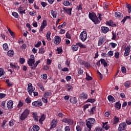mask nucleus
<instances>
[{
	"label": "nucleus",
	"mask_w": 131,
	"mask_h": 131,
	"mask_svg": "<svg viewBox=\"0 0 131 131\" xmlns=\"http://www.w3.org/2000/svg\"><path fill=\"white\" fill-rule=\"evenodd\" d=\"M30 57V58H29L28 61V64L29 66L31 67V69L34 70V69L37 67V65L40 63V61L37 60L35 63L34 55H31Z\"/></svg>",
	"instance_id": "obj_1"
},
{
	"label": "nucleus",
	"mask_w": 131,
	"mask_h": 131,
	"mask_svg": "<svg viewBox=\"0 0 131 131\" xmlns=\"http://www.w3.org/2000/svg\"><path fill=\"white\" fill-rule=\"evenodd\" d=\"M89 17L93 22H94V24L96 25L99 24L100 23V21L99 20V19H98V16H97V15L95 14L94 13H89Z\"/></svg>",
	"instance_id": "obj_2"
},
{
	"label": "nucleus",
	"mask_w": 131,
	"mask_h": 131,
	"mask_svg": "<svg viewBox=\"0 0 131 131\" xmlns=\"http://www.w3.org/2000/svg\"><path fill=\"white\" fill-rule=\"evenodd\" d=\"M96 122V120L94 118H89L86 120V125L88 128L92 129V127Z\"/></svg>",
	"instance_id": "obj_3"
},
{
	"label": "nucleus",
	"mask_w": 131,
	"mask_h": 131,
	"mask_svg": "<svg viewBox=\"0 0 131 131\" xmlns=\"http://www.w3.org/2000/svg\"><path fill=\"white\" fill-rule=\"evenodd\" d=\"M35 88L32 85V84L30 83L28 84V92L30 96H32V94L34 92Z\"/></svg>",
	"instance_id": "obj_4"
},
{
	"label": "nucleus",
	"mask_w": 131,
	"mask_h": 131,
	"mask_svg": "<svg viewBox=\"0 0 131 131\" xmlns=\"http://www.w3.org/2000/svg\"><path fill=\"white\" fill-rule=\"evenodd\" d=\"M29 115V110L28 109H26L24 112L21 114V116L19 117L21 120H24L27 118V116Z\"/></svg>",
	"instance_id": "obj_5"
},
{
	"label": "nucleus",
	"mask_w": 131,
	"mask_h": 131,
	"mask_svg": "<svg viewBox=\"0 0 131 131\" xmlns=\"http://www.w3.org/2000/svg\"><path fill=\"white\" fill-rule=\"evenodd\" d=\"M88 38V34H86V31H83L81 33L79 38L82 41H85L86 38Z\"/></svg>",
	"instance_id": "obj_6"
},
{
	"label": "nucleus",
	"mask_w": 131,
	"mask_h": 131,
	"mask_svg": "<svg viewBox=\"0 0 131 131\" xmlns=\"http://www.w3.org/2000/svg\"><path fill=\"white\" fill-rule=\"evenodd\" d=\"M127 128V125L125 122H122L119 124V127L118 128V131H123L125 130Z\"/></svg>",
	"instance_id": "obj_7"
},
{
	"label": "nucleus",
	"mask_w": 131,
	"mask_h": 131,
	"mask_svg": "<svg viewBox=\"0 0 131 131\" xmlns=\"http://www.w3.org/2000/svg\"><path fill=\"white\" fill-rule=\"evenodd\" d=\"M32 106L33 107H40V106H42V102H41V100L33 102Z\"/></svg>",
	"instance_id": "obj_8"
},
{
	"label": "nucleus",
	"mask_w": 131,
	"mask_h": 131,
	"mask_svg": "<svg viewBox=\"0 0 131 131\" xmlns=\"http://www.w3.org/2000/svg\"><path fill=\"white\" fill-rule=\"evenodd\" d=\"M62 121L64 123H68L70 125L73 124V120L70 118H64L62 120Z\"/></svg>",
	"instance_id": "obj_9"
},
{
	"label": "nucleus",
	"mask_w": 131,
	"mask_h": 131,
	"mask_svg": "<svg viewBox=\"0 0 131 131\" xmlns=\"http://www.w3.org/2000/svg\"><path fill=\"white\" fill-rule=\"evenodd\" d=\"M53 42L55 45H59L61 42V37L59 36H55L53 39Z\"/></svg>",
	"instance_id": "obj_10"
},
{
	"label": "nucleus",
	"mask_w": 131,
	"mask_h": 131,
	"mask_svg": "<svg viewBox=\"0 0 131 131\" xmlns=\"http://www.w3.org/2000/svg\"><path fill=\"white\" fill-rule=\"evenodd\" d=\"M106 41V38L104 36H101L99 37V39L98 40V46H103V43L105 42Z\"/></svg>",
	"instance_id": "obj_11"
},
{
	"label": "nucleus",
	"mask_w": 131,
	"mask_h": 131,
	"mask_svg": "<svg viewBox=\"0 0 131 131\" xmlns=\"http://www.w3.org/2000/svg\"><path fill=\"white\" fill-rule=\"evenodd\" d=\"M13 105H14V102H13V101L10 100L7 102V107L10 110L13 109Z\"/></svg>",
	"instance_id": "obj_12"
},
{
	"label": "nucleus",
	"mask_w": 131,
	"mask_h": 131,
	"mask_svg": "<svg viewBox=\"0 0 131 131\" xmlns=\"http://www.w3.org/2000/svg\"><path fill=\"white\" fill-rule=\"evenodd\" d=\"M19 13L21 15H23V14H26L25 11H26V9H25V7L20 6L19 8L18 9Z\"/></svg>",
	"instance_id": "obj_13"
},
{
	"label": "nucleus",
	"mask_w": 131,
	"mask_h": 131,
	"mask_svg": "<svg viewBox=\"0 0 131 131\" xmlns=\"http://www.w3.org/2000/svg\"><path fill=\"white\" fill-rule=\"evenodd\" d=\"M130 48L129 46H127V47L125 49L124 55L127 57L128 55H129V53L130 52Z\"/></svg>",
	"instance_id": "obj_14"
},
{
	"label": "nucleus",
	"mask_w": 131,
	"mask_h": 131,
	"mask_svg": "<svg viewBox=\"0 0 131 131\" xmlns=\"http://www.w3.org/2000/svg\"><path fill=\"white\" fill-rule=\"evenodd\" d=\"M80 98L82 100H86V99H88V94L84 92H83L80 95Z\"/></svg>",
	"instance_id": "obj_15"
},
{
	"label": "nucleus",
	"mask_w": 131,
	"mask_h": 131,
	"mask_svg": "<svg viewBox=\"0 0 131 131\" xmlns=\"http://www.w3.org/2000/svg\"><path fill=\"white\" fill-rule=\"evenodd\" d=\"M46 26H47V20H43L40 28V31H42Z\"/></svg>",
	"instance_id": "obj_16"
},
{
	"label": "nucleus",
	"mask_w": 131,
	"mask_h": 131,
	"mask_svg": "<svg viewBox=\"0 0 131 131\" xmlns=\"http://www.w3.org/2000/svg\"><path fill=\"white\" fill-rule=\"evenodd\" d=\"M102 124H103L102 127H103V128H105L106 130H108V129L110 128V126H109V125H107L108 122H106L105 123L103 122Z\"/></svg>",
	"instance_id": "obj_17"
},
{
	"label": "nucleus",
	"mask_w": 131,
	"mask_h": 131,
	"mask_svg": "<svg viewBox=\"0 0 131 131\" xmlns=\"http://www.w3.org/2000/svg\"><path fill=\"white\" fill-rule=\"evenodd\" d=\"M101 31L103 33H107L109 31V28L107 27H102L101 28Z\"/></svg>",
	"instance_id": "obj_18"
},
{
	"label": "nucleus",
	"mask_w": 131,
	"mask_h": 131,
	"mask_svg": "<svg viewBox=\"0 0 131 131\" xmlns=\"http://www.w3.org/2000/svg\"><path fill=\"white\" fill-rule=\"evenodd\" d=\"M58 121L57 120H53L52 121V122L51 123V128H55V127L57 125Z\"/></svg>",
	"instance_id": "obj_19"
},
{
	"label": "nucleus",
	"mask_w": 131,
	"mask_h": 131,
	"mask_svg": "<svg viewBox=\"0 0 131 131\" xmlns=\"http://www.w3.org/2000/svg\"><path fill=\"white\" fill-rule=\"evenodd\" d=\"M107 99L110 102V103H115V99H114V97H113V96H112V95H109L107 97Z\"/></svg>",
	"instance_id": "obj_20"
},
{
	"label": "nucleus",
	"mask_w": 131,
	"mask_h": 131,
	"mask_svg": "<svg viewBox=\"0 0 131 131\" xmlns=\"http://www.w3.org/2000/svg\"><path fill=\"white\" fill-rule=\"evenodd\" d=\"M10 65L11 68H13V69H16L17 70H19V68H20V67L18 65L15 64L13 63H10Z\"/></svg>",
	"instance_id": "obj_21"
},
{
	"label": "nucleus",
	"mask_w": 131,
	"mask_h": 131,
	"mask_svg": "<svg viewBox=\"0 0 131 131\" xmlns=\"http://www.w3.org/2000/svg\"><path fill=\"white\" fill-rule=\"evenodd\" d=\"M51 14L53 17L54 19H56L57 17V11L55 10H52L51 11Z\"/></svg>",
	"instance_id": "obj_22"
},
{
	"label": "nucleus",
	"mask_w": 131,
	"mask_h": 131,
	"mask_svg": "<svg viewBox=\"0 0 131 131\" xmlns=\"http://www.w3.org/2000/svg\"><path fill=\"white\" fill-rule=\"evenodd\" d=\"M115 16L116 18H122V17H123L122 14L119 12H116L115 13Z\"/></svg>",
	"instance_id": "obj_23"
},
{
	"label": "nucleus",
	"mask_w": 131,
	"mask_h": 131,
	"mask_svg": "<svg viewBox=\"0 0 131 131\" xmlns=\"http://www.w3.org/2000/svg\"><path fill=\"white\" fill-rule=\"evenodd\" d=\"M33 118H34L35 121H38V115L36 113H34L33 114Z\"/></svg>",
	"instance_id": "obj_24"
},
{
	"label": "nucleus",
	"mask_w": 131,
	"mask_h": 131,
	"mask_svg": "<svg viewBox=\"0 0 131 131\" xmlns=\"http://www.w3.org/2000/svg\"><path fill=\"white\" fill-rule=\"evenodd\" d=\"M37 85L39 86L41 91H45V87H43V84L42 83L39 82L37 84Z\"/></svg>",
	"instance_id": "obj_25"
},
{
	"label": "nucleus",
	"mask_w": 131,
	"mask_h": 131,
	"mask_svg": "<svg viewBox=\"0 0 131 131\" xmlns=\"http://www.w3.org/2000/svg\"><path fill=\"white\" fill-rule=\"evenodd\" d=\"M119 122V118L117 116H115L114 118V124H117Z\"/></svg>",
	"instance_id": "obj_26"
},
{
	"label": "nucleus",
	"mask_w": 131,
	"mask_h": 131,
	"mask_svg": "<svg viewBox=\"0 0 131 131\" xmlns=\"http://www.w3.org/2000/svg\"><path fill=\"white\" fill-rule=\"evenodd\" d=\"M7 55L9 57H13L14 56V51L10 50L7 52Z\"/></svg>",
	"instance_id": "obj_27"
},
{
	"label": "nucleus",
	"mask_w": 131,
	"mask_h": 131,
	"mask_svg": "<svg viewBox=\"0 0 131 131\" xmlns=\"http://www.w3.org/2000/svg\"><path fill=\"white\" fill-rule=\"evenodd\" d=\"M70 101L71 103H72L73 104H76V103H77V100L75 97H71L70 99Z\"/></svg>",
	"instance_id": "obj_28"
},
{
	"label": "nucleus",
	"mask_w": 131,
	"mask_h": 131,
	"mask_svg": "<svg viewBox=\"0 0 131 131\" xmlns=\"http://www.w3.org/2000/svg\"><path fill=\"white\" fill-rule=\"evenodd\" d=\"M106 24H107V25H109V26H112L113 27H116V25L115 24H113V21H112V20L107 21Z\"/></svg>",
	"instance_id": "obj_29"
},
{
	"label": "nucleus",
	"mask_w": 131,
	"mask_h": 131,
	"mask_svg": "<svg viewBox=\"0 0 131 131\" xmlns=\"http://www.w3.org/2000/svg\"><path fill=\"white\" fill-rule=\"evenodd\" d=\"M39 54H45L46 53V48H42L39 49Z\"/></svg>",
	"instance_id": "obj_30"
},
{
	"label": "nucleus",
	"mask_w": 131,
	"mask_h": 131,
	"mask_svg": "<svg viewBox=\"0 0 131 131\" xmlns=\"http://www.w3.org/2000/svg\"><path fill=\"white\" fill-rule=\"evenodd\" d=\"M52 95V94L51 93V92H45L44 93V95H43V97L45 98H48L50 97V96H51Z\"/></svg>",
	"instance_id": "obj_31"
},
{
	"label": "nucleus",
	"mask_w": 131,
	"mask_h": 131,
	"mask_svg": "<svg viewBox=\"0 0 131 131\" xmlns=\"http://www.w3.org/2000/svg\"><path fill=\"white\" fill-rule=\"evenodd\" d=\"M66 87L67 88L68 92H71V91H72V90H73V87H72V85H71L67 84L66 85Z\"/></svg>",
	"instance_id": "obj_32"
},
{
	"label": "nucleus",
	"mask_w": 131,
	"mask_h": 131,
	"mask_svg": "<svg viewBox=\"0 0 131 131\" xmlns=\"http://www.w3.org/2000/svg\"><path fill=\"white\" fill-rule=\"evenodd\" d=\"M46 119V117H45V115H42L40 119H39V123L41 124L42 123V121H43Z\"/></svg>",
	"instance_id": "obj_33"
},
{
	"label": "nucleus",
	"mask_w": 131,
	"mask_h": 131,
	"mask_svg": "<svg viewBox=\"0 0 131 131\" xmlns=\"http://www.w3.org/2000/svg\"><path fill=\"white\" fill-rule=\"evenodd\" d=\"M64 6H66V7H68V6H71L72 5V3H69V1H66L63 2Z\"/></svg>",
	"instance_id": "obj_34"
},
{
	"label": "nucleus",
	"mask_w": 131,
	"mask_h": 131,
	"mask_svg": "<svg viewBox=\"0 0 131 131\" xmlns=\"http://www.w3.org/2000/svg\"><path fill=\"white\" fill-rule=\"evenodd\" d=\"M3 47L4 51H9V46H8V44L7 43H4L3 45Z\"/></svg>",
	"instance_id": "obj_35"
},
{
	"label": "nucleus",
	"mask_w": 131,
	"mask_h": 131,
	"mask_svg": "<svg viewBox=\"0 0 131 131\" xmlns=\"http://www.w3.org/2000/svg\"><path fill=\"white\" fill-rule=\"evenodd\" d=\"M115 108L119 110V109H120V108L121 107V104H120V103L119 102H117L115 105Z\"/></svg>",
	"instance_id": "obj_36"
},
{
	"label": "nucleus",
	"mask_w": 131,
	"mask_h": 131,
	"mask_svg": "<svg viewBox=\"0 0 131 131\" xmlns=\"http://www.w3.org/2000/svg\"><path fill=\"white\" fill-rule=\"evenodd\" d=\"M8 30L10 35H11L13 38H14L15 37V34L14 33V32H12L10 28H8Z\"/></svg>",
	"instance_id": "obj_37"
},
{
	"label": "nucleus",
	"mask_w": 131,
	"mask_h": 131,
	"mask_svg": "<svg viewBox=\"0 0 131 131\" xmlns=\"http://www.w3.org/2000/svg\"><path fill=\"white\" fill-rule=\"evenodd\" d=\"M46 37H47V39H48V40H51V32L50 31H48L46 34Z\"/></svg>",
	"instance_id": "obj_38"
},
{
	"label": "nucleus",
	"mask_w": 131,
	"mask_h": 131,
	"mask_svg": "<svg viewBox=\"0 0 131 131\" xmlns=\"http://www.w3.org/2000/svg\"><path fill=\"white\" fill-rule=\"evenodd\" d=\"M77 45L78 47H80V48H81L82 49H85L86 48V46L82 43H78Z\"/></svg>",
	"instance_id": "obj_39"
},
{
	"label": "nucleus",
	"mask_w": 131,
	"mask_h": 131,
	"mask_svg": "<svg viewBox=\"0 0 131 131\" xmlns=\"http://www.w3.org/2000/svg\"><path fill=\"white\" fill-rule=\"evenodd\" d=\"M130 81H127L124 83V86L126 88H129V86L130 85Z\"/></svg>",
	"instance_id": "obj_40"
},
{
	"label": "nucleus",
	"mask_w": 131,
	"mask_h": 131,
	"mask_svg": "<svg viewBox=\"0 0 131 131\" xmlns=\"http://www.w3.org/2000/svg\"><path fill=\"white\" fill-rule=\"evenodd\" d=\"M12 16H13V17H14V18H16V19H18V18H19V14H18V13L15 12H12Z\"/></svg>",
	"instance_id": "obj_41"
},
{
	"label": "nucleus",
	"mask_w": 131,
	"mask_h": 131,
	"mask_svg": "<svg viewBox=\"0 0 131 131\" xmlns=\"http://www.w3.org/2000/svg\"><path fill=\"white\" fill-rule=\"evenodd\" d=\"M39 129V126H38V125H36L33 126V130L34 131H38Z\"/></svg>",
	"instance_id": "obj_42"
},
{
	"label": "nucleus",
	"mask_w": 131,
	"mask_h": 131,
	"mask_svg": "<svg viewBox=\"0 0 131 131\" xmlns=\"http://www.w3.org/2000/svg\"><path fill=\"white\" fill-rule=\"evenodd\" d=\"M72 49L73 51H77V50H78V45H73Z\"/></svg>",
	"instance_id": "obj_43"
},
{
	"label": "nucleus",
	"mask_w": 131,
	"mask_h": 131,
	"mask_svg": "<svg viewBox=\"0 0 131 131\" xmlns=\"http://www.w3.org/2000/svg\"><path fill=\"white\" fill-rule=\"evenodd\" d=\"M3 75H5V70L3 68H0V77Z\"/></svg>",
	"instance_id": "obj_44"
},
{
	"label": "nucleus",
	"mask_w": 131,
	"mask_h": 131,
	"mask_svg": "<svg viewBox=\"0 0 131 131\" xmlns=\"http://www.w3.org/2000/svg\"><path fill=\"white\" fill-rule=\"evenodd\" d=\"M97 73H98V78L100 80H102V79H103V75H102V74H101V73H100V72L97 71Z\"/></svg>",
	"instance_id": "obj_45"
},
{
	"label": "nucleus",
	"mask_w": 131,
	"mask_h": 131,
	"mask_svg": "<svg viewBox=\"0 0 131 131\" xmlns=\"http://www.w3.org/2000/svg\"><path fill=\"white\" fill-rule=\"evenodd\" d=\"M86 80H92V79H93V78H92L91 76L88 75V73H86Z\"/></svg>",
	"instance_id": "obj_46"
},
{
	"label": "nucleus",
	"mask_w": 131,
	"mask_h": 131,
	"mask_svg": "<svg viewBox=\"0 0 131 131\" xmlns=\"http://www.w3.org/2000/svg\"><path fill=\"white\" fill-rule=\"evenodd\" d=\"M95 101H96L95 99H89L86 101V103H94Z\"/></svg>",
	"instance_id": "obj_47"
},
{
	"label": "nucleus",
	"mask_w": 131,
	"mask_h": 131,
	"mask_svg": "<svg viewBox=\"0 0 131 131\" xmlns=\"http://www.w3.org/2000/svg\"><path fill=\"white\" fill-rule=\"evenodd\" d=\"M22 106H23V102L20 100L17 104V108H20Z\"/></svg>",
	"instance_id": "obj_48"
},
{
	"label": "nucleus",
	"mask_w": 131,
	"mask_h": 131,
	"mask_svg": "<svg viewBox=\"0 0 131 131\" xmlns=\"http://www.w3.org/2000/svg\"><path fill=\"white\" fill-rule=\"evenodd\" d=\"M41 77L43 79H47L48 78V75L46 74L41 75Z\"/></svg>",
	"instance_id": "obj_49"
},
{
	"label": "nucleus",
	"mask_w": 131,
	"mask_h": 131,
	"mask_svg": "<svg viewBox=\"0 0 131 131\" xmlns=\"http://www.w3.org/2000/svg\"><path fill=\"white\" fill-rule=\"evenodd\" d=\"M126 123H127L128 125H130L131 124V119L130 118H128L126 120Z\"/></svg>",
	"instance_id": "obj_50"
},
{
	"label": "nucleus",
	"mask_w": 131,
	"mask_h": 131,
	"mask_svg": "<svg viewBox=\"0 0 131 131\" xmlns=\"http://www.w3.org/2000/svg\"><path fill=\"white\" fill-rule=\"evenodd\" d=\"M95 110H96V106H93L92 108H91V111H90V114H94V112L95 111Z\"/></svg>",
	"instance_id": "obj_51"
},
{
	"label": "nucleus",
	"mask_w": 131,
	"mask_h": 131,
	"mask_svg": "<svg viewBox=\"0 0 131 131\" xmlns=\"http://www.w3.org/2000/svg\"><path fill=\"white\" fill-rule=\"evenodd\" d=\"M71 11H72L71 9H67L66 10V13H67V14L69 15H71Z\"/></svg>",
	"instance_id": "obj_52"
},
{
	"label": "nucleus",
	"mask_w": 131,
	"mask_h": 131,
	"mask_svg": "<svg viewBox=\"0 0 131 131\" xmlns=\"http://www.w3.org/2000/svg\"><path fill=\"white\" fill-rule=\"evenodd\" d=\"M41 46V41H38L37 44L35 45V48H39Z\"/></svg>",
	"instance_id": "obj_53"
},
{
	"label": "nucleus",
	"mask_w": 131,
	"mask_h": 131,
	"mask_svg": "<svg viewBox=\"0 0 131 131\" xmlns=\"http://www.w3.org/2000/svg\"><path fill=\"white\" fill-rule=\"evenodd\" d=\"M29 14L31 15V16H35V15H36V11H30Z\"/></svg>",
	"instance_id": "obj_54"
},
{
	"label": "nucleus",
	"mask_w": 131,
	"mask_h": 131,
	"mask_svg": "<svg viewBox=\"0 0 131 131\" xmlns=\"http://www.w3.org/2000/svg\"><path fill=\"white\" fill-rule=\"evenodd\" d=\"M7 95L4 93H0V99H4V98L6 97Z\"/></svg>",
	"instance_id": "obj_55"
},
{
	"label": "nucleus",
	"mask_w": 131,
	"mask_h": 131,
	"mask_svg": "<svg viewBox=\"0 0 131 131\" xmlns=\"http://www.w3.org/2000/svg\"><path fill=\"white\" fill-rule=\"evenodd\" d=\"M56 51L57 52V54H61V53L63 52V50H62L61 48H59L57 49Z\"/></svg>",
	"instance_id": "obj_56"
},
{
	"label": "nucleus",
	"mask_w": 131,
	"mask_h": 131,
	"mask_svg": "<svg viewBox=\"0 0 131 131\" xmlns=\"http://www.w3.org/2000/svg\"><path fill=\"white\" fill-rule=\"evenodd\" d=\"M66 36L67 38H71V35H70V34L69 33V32H67L66 35Z\"/></svg>",
	"instance_id": "obj_57"
},
{
	"label": "nucleus",
	"mask_w": 131,
	"mask_h": 131,
	"mask_svg": "<svg viewBox=\"0 0 131 131\" xmlns=\"http://www.w3.org/2000/svg\"><path fill=\"white\" fill-rule=\"evenodd\" d=\"M20 64H24V63H25V59H24V58H20Z\"/></svg>",
	"instance_id": "obj_58"
},
{
	"label": "nucleus",
	"mask_w": 131,
	"mask_h": 131,
	"mask_svg": "<svg viewBox=\"0 0 131 131\" xmlns=\"http://www.w3.org/2000/svg\"><path fill=\"white\" fill-rule=\"evenodd\" d=\"M107 55L109 56L110 57H112L113 56V51H110L108 52Z\"/></svg>",
	"instance_id": "obj_59"
},
{
	"label": "nucleus",
	"mask_w": 131,
	"mask_h": 131,
	"mask_svg": "<svg viewBox=\"0 0 131 131\" xmlns=\"http://www.w3.org/2000/svg\"><path fill=\"white\" fill-rule=\"evenodd\" d=\"M115 58H116V59H118L119 58V52H116L115 53Z\"/></svg>",
	"instance_id": "obj_60"
},
{
	"label": "nucleus",
	"mask_w": 131,
	"mask_h": 131,
	"mask_svg": "<svg viewBox=\"0 0 131 131\" xmlns=\"http://www.w3.org/2000/svg\"><path fill=\"white\" fill-rule=\"evenodd\" d=\"M127 8L128 9V11L129 13H130L131 12V5L129 4L127 5Z\"/></svg>",
	"instance_id": "obj_61"
},
{
	"label": "nucleus",
	"mask_w": 131,
	"mask_h": 131,
	"mask_svg": "<svg viewBox=\"0 0 131 131\" xmlns=\"http://www.w3.org/2000/svg\"><path fill=\"white\" fill-rule=\"evenodd\" d=\"M26 103H31V99L29 97H27L26 99Z\"/></svg>",
	"instance_id": "obj_62"
},
{
	"label": "nucleus",
	"mask_w": 131,
	"mask_h": 131,
	"mask_svg": "<svg viewBox=\"0 0 131 131\" xmlns=\"http://www.w3.org/2000/svg\"><path fill=\"white\" fill-rule=\"evenodd\" d=\"M78 72L79 74H82V73H83V71L81 70V69H78Z\"/></svg>",
	"instance_id": "obj_63"
},
{
	"label": "nucleus",
	"mask_w": 131,
	"mask_h": 131,
	"mask_svg": "<svg viewBox=\"0 0 131 131\" xmlns=\"http://www.w3.org/2000/svg\"><path fill=\"white\" fill-rule=\"evenodd\" d=\"M65 131H70V127L69 126H66L64 128Z\"/></svg>",
	"instance_id": "obj_64"
}]
</instances>
